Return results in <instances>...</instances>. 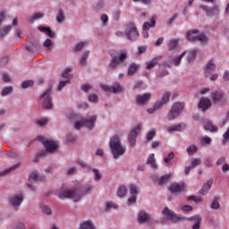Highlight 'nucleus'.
I'll return each mask as SVG.
<instances>
[{
    "mask_svg": "<svg viewBox=\"0 0 229 229\" xmlns=\"http://www.w3.org/2000/svg\"><path fill=\"white\" fill-rule=\"evenodd\" d=\"M109 148L114 160H119L121 157L126 155V146L123 145L118 135H114L110 138Z\"/></svg>",
    "mask_w": 229,
    "mask_h": 229,
    "instance_id": "nucleus-1",
    "label": "nucleus"
},
{
    "mask_svg": "<svg viewBox=\"0 0 229 229\" xmlns=\"http://www.w3.org/2000/svg\"><path fill=\"white\" fill-rule=\"evenodd\" d=\"M203 3H211L213 7H208L206 4H199V10H202L208 17H217L221 11L219 5H217V0H201Z\"/></svg>",
    "mask_w": 229,
    "mask_h": 229,
    "instance_id": "nucleus-2",
    "label": "nucleus"
},
{
    "mask_svg": "<svg viewBox=\"0 0 229 229\" xmlns=\"http://www.w3.org/2000/svg\"><path fill=\"white\" fill-rule=\"evenodd\" d=\"M53 92V88L50 87L47 90H45L39 97V99L42 101V107L45 110H53V97L51 94Z\"/></svg>",
    "mask_w": 229,
    "mask_h": 229,
    "instance_id": "nucleus-3",
    "label": "nucleus"
},
{
    "mask_svg": "<svg viewBox=\"0 0 229 229\" xmlns=\"http://www.w3.org/2000/svg\"><path fill=\"white\" fill-rule=\"evenodd\" d=\"M57 196L60 199H72V201H80V195L76 194V189H61L59 190Z\"/></svg>",
    "mask_w": 229,
    "mask_h": 229,
    "instance_id": "nucleus-4",
    "label": "nucleus"
},
{
    "mask_svg": "<svg viewBox=\"0 0 229 229\" xmlns=\"http://www.w3.org/2000/svg\"><path fill=\"white\" fill-rule=\"evenodd\" d=\"M38 140L43 144L47 153H56V151H58V148H60V144L56 140H47L44 136H38Z\"/></svg>",
    "mask_w": 229,
    "mask_h": 229,
    "instance_id": "nucleus-5",
    "label": "nucleus"
},
{
    "mask_svg": "<svg viewBox=\"0 0 229 229\" xmlns=\"http://www.w3.org/2000/svg\"><path fill=\"white\" fill-rule=\"evenodd\" d=\"M163 219L162 223H179L180 221H184L185 219L182 216H178L174 213L173 210L169 209L168 208H165L162 211Z\"/></svg>",
    "mask_w": 229,
    "mask_h": 229,
    "instance_id": "nucleus-6",
    "label": "nucleus"
},
{
    "mask_svg": "<svg viewBox=\"0 0 229 229\" xmlns=\"http://www.w3.org/2000/svg\"><path fill=\"white\" fill-rule=\"evenodd\" d=\"M24 202V191H19L9 197V205L14 210H19L21 205Z\"/></svg>",
    "mask_w": 229,
    "mask_h": 229,
    "instance_id": "nucleus-7",
    "label": "nucleus"
},
{
    "mask_svg": "<svg viewBox=\"0 0 229 229\" xmlns=\"http://www.w3.org/2000/svg\"><path fill=\"white\" fill-rule=\"evenodd\" d=\"M183 112V103L182 102H175L167 116L168 121H173L180 116V114Z\"/></svg>",
    "mask_w": 229,
    "mask_h": 229,
    "instance_id": "nucleus-8",
    "label": "nucleus"
},
{
    "mask_svg": "<svg viewBox=\"0 0 229 229\" xmlns=\"http://www.w3.org/2000/svg\"><path fill=\"white\" fill-rule=\"evenodd\" d=\"M102 90H105V92H110L111 94H121L124 92L125 89L120 82H115L112 86L102 85Z\"/></svg>",
    "mask_w": 229,
    "mask_h": 229,
    "instance_id": "nucleus-9",
    "label": "nucleus"
},
{
    "mask_svg": "<svg viewBox=\"0 0 229 229\" xmlns=\"http://www.w3.org/2000/svg\"><path fill=\"white\" fill-rule=\"evenodd\" d=\"M125 35L128 40H137L139 38V30H137V27L133 23H131L125 29Z\"/></svg>",
    "mask_w": 229,
    "mask_h": 229,
    "instance_id": "nucleus-10",
    "label": "nucleus"
},
{
    "mask_svg": "<svg viewBox=\"0 0 229 229\" xmlns=\"http://www.w3.org/2000/svg\"><path fill=\"white\" fill-rule=\"evenodd\" d=\"M74 187H75L76 194L79 196V199H81V196L85 194H90V192H92L94 189V185L92 184H86L84 186H81L79 184Z\"/></svg>",
    "mask_w": 229,
    "mask_h": 229,
    "instance_id": "nucleus-11",
    "label": "nucleus"
},
{
    "mask_svg": "<svg viewBox=\"0 0 229 229\" xmlns=\"http://www.w3.org/2000/svg\"><path fill=\"white\" fill-rule=\"evenodd\" d=\"M127 58L126 51L120 53L118 56H114L109 64V69H115L117 65L123 64Z\"/></svg>",
    "mask_w": 229,
    "mask_h": 229,
    "instance_id": "nucleus-12",
    "label": "nucleus"
},
{
    "mask_svg": "<svg viewBox=\"0 0 229 229\" xmlns=\"http://www.w3.org/2000/svg\"><path fill=\"white\" fill-rule=\"evenodd\" d=\"M139 133H140V125H137L131 131L128 136L131 148H135L137 144V136L139 135Z\"/></svg>",
    "mask_w": 229,
    "mask_h": 229,
    "instance_id": "nucleus-13",
    "label": "nucleus"
},
{
    "mask_svg": "<svg viewBox=\"0 0 229 229\" xmlns=\"http://www.w3.org/2000/svg\"><path fill=\"white\" fill-rule=\"evenodd\" d=\"M216 69H217L216 61H214V59H209L204 66V77L210 78V75L214 71H216Z\"/></svg>",
    "mask_w": 229,
    "mask_h": 229,
    "instance_id": "nucleus-14",
    "label": "nucleus"
},
{
    "mask_svg": "<svg viewBox=\"0 0 229 229\" xmlns=\"http://www.w3.org/2000/svg\"><path fill=\"white\" fill-rule=\"evenodd\" d=\"M187 189V185L183 182H174L169 186V191L172 194H180Z\"/></svg>",
    "mask_w": 229,
    "mask_h": 229,
    "instance_id": "nucleus-15",
    "label": "nucleus"
},
{
    "mask_svg": "<svg viewBox=\"0 0 229 229\" xmlns=\"http://www.w3.org/2000/svg\"><path fill=\"white\" fill-rule=\"evenodd\" d=\"M84 118V126L88 128V130L92 131L96 126V122L98 121V115L93 114Z\"/></svg>",
    "mask_w": 229,
    "mask_h": 229,
    "instance_id": "nucleus-16",
    "label": "nucleus"
},
{
    "mask_svg": "<svg viewBox=\"0 0 229 229\" xmlns=\"http://www.w3.org/2000/svg\"><path fill=\"white\" fill-rule=\"evenodd\" d=\"M211 106H212V100H210V98H205V97L200 98L199 102V108L202 112H207V110H209Z\"/></svg>",
    "mask_w": 229,
    "mask_h": 229,
    "instance_id": "nucleus-17",
    "label": "nucleus"
},
{
    "mask_svg": "<svg viewBox=\"0 0 229 229\" xmlns=\"http://www.w3.org/2000/svg\"><path fill=\"white\" fill-rule=\"evenodd\" d=\"M150 100H151V93L149 92L144 93L143 95H138L136 97V103L140 106L147 105L148 103H149Z\"/></svg>",
    "mask_w": 229,
    "mask_h": 229,
    "instance_id": "nucleus-18",
    "label": "nucleus"
},
{
    "mask_svg": "<svg viewBox=\"0 0 229 229\" xmlns=\"http://www.w3.org/2000/svg\"><path fill=\"white\" fill-rule=\"evenodd\" d=\"M211 99L214 101V103H226V100L225 98V93L221 90H216L211 94Z\"/></svg>",
    "mask_w": 229,
    "mask_h": 229,
    "instance_id": "nucleus-19",
    "label": "nucleus"
},
{
    "mask_svg": "<svg viewBox=\"0 0 229 229\" xmlns=\"http://www.w3.org/2000/svg\"><path fill=\"white\" fill-rule=\"evenodd\" d=\"M185 55H187V51H183L180 55L170 57L168 59V62L171 65H175V67H178L181 65L182 60L183 56H185Z\"/></svg>",
    "mask_w": 229,
    "mask_h": 229,
    "instance_id": "nucleus-20",
    "label": "nucleus"
},
{
    "mask_svg": "<svg viewBox=\"0 0 229 229\" xmlns=\"http://www.w3.org/2000/svg\"><path fill=\"white\" fill-rule=\"evenodd\" d=\"M187 221H190L191 223L193 224L191 229L201 228V216H199V215L191 216L190 218L187 219Z\"/></svg>",
    "mask_w": 229,
    "mask_h": 229,
    "instance_id": "nucleus-21",
    "label": "nucleus"
},
{
    "mask_svg": "<svg viewBox=\"0 0 229 229\" xmlns=\"http://www.w3.org/2000/svg\"><path fill=\"white\" fill-rule=\"evenodd\" d=\"M212 183H214L213 179H209L206 183H204L201 190L199 191V194L201 196H206V194H208L210 189H212Z\"/></svg>",
    "mask_w": 229,
    "mask_h": 229,
    "instance_id": "nucleus-22",
    "label": "nucleus"
},
{
    "mask_svg": "<svg viewBox=\"0 0 229 229\" xmlns=\"http://www.w3.org/2000/svg\"><path fill=\"white\" fill-rule=\"evenodd\" d=\"M184 126L182 124L170 125L165 127L167 133H174L176 131H183Z\"/></svg>",
    "mask_w": 229,
    "mask_h": 229,
    "instance_id": "nucleus-23",
    "label": "nucleus"
},
{
    "mask_svg": "<svg viewBox=\"0 0 229 229\" xmlns=\"http://www.w3.org/2000/svg\"><path fill=\"white\" fill-rule=\"evenodd\" d=\"M198 53H199L198 48H193L189 50L187 55V62H189V64H192L194 60H196L198 56Z\"/></svg>",
    "mask_w": 229,
    "mask_h": 229,
    "instance_id": "nucleus-24",
    "label": "nucleus"
},
{
    "mask_svg": "<svg viewBox=\"0 0 229 229\" xmlns=\"http://www.w3.org/2000/svg\"><path fill=\"white\" fill-rule=\"evenodd\" d=\"M199 34V30H191L186 34V38L190 40V42H198Z\"/></svg>",
    "mask_w": 229,
    "mask_h": 229,
    "instance_id": "nucleus-25",
    "label": "nucleus"
},
{
    "mask_svg": "<svg viewBox=\"0 0 229 229\" xmlns=\"http://www.w3.org/2000/svg\"><path fill=\"white\" fill-rule=\"evenodd\" d=\"M138 221L139 223H140V225H144V223H148V221H149V214H148L144 210L140 211L138 215Z\"/></svg>",
    "mask_w": 229,
    "mask_h": 229,
    "instance_id": "nucleus-26",
    "label": "nucleus"
},
{
    "mask_svg": "<svg viewBox=\"0 0 229 229\" xmlns=\"http://www.w3.org/2000/svg\"><path fill=\"white\" fill-rule=\"evenodd\" d=\"M155 26H157V18L153 16L150 18L149 21H146L143 24L142 30H148L149 31V30H151V28H155Z\"/></svg>",
    "mask_w": 229,
    "mask_h": 229,
    "instance_id": "nucleus-27",
    "label": "nucleus"
},
{
    "mask_svg": "<svg viewBox=\"0 0 229 229\" xmlns=\"http://www.w3.org/2000/svg\"><path fill=\"white\" fill-rule=\"evenodd\" d=\"M204 128L205 130H207L208 131H211L212 133H216L219 130V128L214 125V123H212V122L210 121L205 122Z\"/></svg>",
    "mask_w": 229,
    "mask_h": 229,
    "instance_id": "nucleus-28",
    "label": "nucleus"
},
{
    "mask_svg": "<svg viewBox=\"0 0 229 229\" xmlns=\"http://www.w3.org/2000/svg\"><path fill=\"white\" fill-rule=\"evenodd\" d=\"M178 44H180V39L173 38L168 42V49L169 51H176L178 49Z\"/></svg>",
    "mask_w": 229,
    "mask_h": 229,
    "instance_id": "nucleus-29",
    "label": "nucleus"
},
{
    "mask_svg": "<svg viewBox=\"0 0 229 229\" xmlns=\"http://www.w3.org/2000/svg\"><path fill=\"white\" fill-rule=\"evenodd\" d=\"M10 31H12V25L4 26L0 30V40H3L5 37H8Z\"/></svg>",
    "mask_w": 229,
    "mask_h": 229,
    "instance_id": "nucleus-30",
    "label": "nucleus"
},
{
    "mask_svg": "<svg viewBox=\"0 0 229 229\" xmlns=\"http://www.w3.org/2000/svg\"><path fill=\"white\" fill-rule=\"evenodd\" d=\"M40 180H42V176H40L38 171L36 170L30 173L29 182H40Z\"/></svg>",
    "mask_w": 229,
    "mask_h": 229,
    "instance_id": "nucleus-31",
    "label": "nucleus"
},
{
    "mask_svg": "<svg viewBox=\"0 0 229 229\" xmlns=\"http://www.w3.org/2000/svg\"><path fill=\"white\" fill-rule=\"evenodd\" d=\"M55 19H56V22H58V24H64V22H65V12L64 11V9H60L58 11V13H57Z\"/></svg>",
    "mask_w": 229,
    "mask_h": 229,
    "instance_id": "nucleus-32",
    "label": "nucleus"
},
{
    "mask_svg": "<svg viewBox=\"0 0 229 229\" xmlns=\"http://www.w3.org/2000/svg\"><path fill=\"white\" fill-rule=\"evenodd\" d=\"M38 30V31H41V33H47L50 38H55V32L51 30V28L39 26Z\"/></svg>",
    "mask_w": 229,
    "mask_h": 229,
    "instance_id": "nucleus-33",
    "label": "nucleus"
},
{
    "mask_svg": "<svg viewBox=\"0 0 229 229\" xmlns=\"http://www.w3.org/2000/svg\"><path fill=\"white\" fill-rule=\"evenodd\" d=\"M148 165H150L152 169H157L158 165H157V160L155 159V154H150L148 158L147 159Z\"/></svg>",
    "mask_w": 229,
    "mask_h": 229,
    "instance_id": "nucleus-34",
    "label": "nucleus"
},
{
    "mask_svg": "<svg viewBox=\"0 0 229 229\" xmlns=\"http://www.w3.org/2000/svg\"><path fill=\"white\" fill-rule=\"evenodd\" d=\"M86 46H89V41H81L77 45H75L73 51L75 53H80V51H82Z\"/></svg>",
    "mask_w": 229,
    "mask_h": 229,
    "instance_id": "nucleus-35",
    "label": "nucleus"
},
{
    "mask_svg": "<svg viewBox=\"0 0 229 229\" xmlns=\"http://www.w3.org/2000/svg\"><path fill=\"white\" fill-rule=\"evenodd\" d=\"M137 69H139V64L135 63L131 64L127 72L128 76H133L137 72Z\"/></svg>",
    "mask_w": 229,
    "mask_h": 229,
    "instance_id": "nucleus-36",
    "label": "nucleus"
},
{
    "mask_svg": "<svg viewBox=\"0 0 229 229\" xmlns=\"http://www.w3.org/2000/svg\"><path fill=\"white\" fill-rule=\"evenodd\" d=\"M90 55V51L85 50L81 57L80 64L87 65V60H89V55Z\"/></svg>",
    "mask_w": 229,
    "mask_h": 229,
    "instance_id": "nucleus-37",
    "label": "nucleus"
},
{
    "mask_svg": "<svg viewBox=\"0 0 229 229\" xmlns=\"http://www.w3.org/2000/svg\"><path fill=\"white\" fill-rule=\"evenodd\" d=\"M100 21H101V23H102V26L104 28H106V26H108L109 22H110V19L108 18V14L106 13H102L100 15Z\"/></svg>",
    "mask_w": 229,
    "mask_h": 229,
    "instance_id": "nucleus-38",
    "label": "nucleus"
},
{
    "mask_svg": "<svg viewBox=\"0 0 229 229\" xmlns=\"http://www.w3.org/2000/svg\"><path fill=\"white\" fill-rule=\"evenodd\" d=\"M210 144H212V138L208 136H203L200 138L201 146H210Z\"/></svg>",
    "mask_w": 229,
    "mask_h": 229,
    "instance_id": "nucleus-39",
    "label": "nucleus"
},
{
    "mask_svg": "<svg viewBox=\"0 0 229 229\" xmlns=\"http://www.w3.org/2000/svg\"><path fill=\"white\" fill-rule=\"evenodd\" d=\"M44 17V13H36L33 14V16H30L29 18V22H35V21H38V19H43Z\"/></svg>",
    "mask_w": 229,
    "mask_h": 229,
    "instance_id": "nucleus-40",
    "label": "nucleus"
},
{
    "mask_svg": "<svg viewBox=\"0 0 229 229\" xmlns=\"http://www.w3.org/2000/svg\"><path fill=\"white\" fill-rule=\"evenodd\" d=\"M83 126H85V120L83 117L79 118L78 120L75 121V123H74L75 130H81V128H83Z\"/></svg>",
    "mask_w": 229,
    "mask_h": 229,
    "instance_id": "nucleus-41",
    "label": "nucleus"
},
{
    "mask_svg": "<svg viewBox=\"0 0 229 229\" xmlns=\"http://www.w3.org/2000/svg\"><path fill=\"white\" fill-rule=\"evenodd\" d=\"M157 64H158V61L157 59L147 61L145 63L146 69H148V71H151V69H153V67H155Z\"/></svg>",
    "mask_w": 229,
    "mask_h": 229,
    "instance_id": "nucleus-42",
    "label": "nucleus"
},
{
    "mask_svg": "<svg viewBox=\"0 0 229 229\" xmlns=\"http://www.w3.org/2000/svg\"><path fill=\"white\" fill-rule=\"evenodd\" d=\"M72 71V67L66 68L62 73V78H64V80H68L69 81H71V72Z\"/></svg>",
    "mask_w": 229,
    "mask_h": 229,
    "instance_id": "nucleus-43",
    "label": "nucleus"
},
{
    "mask_svg": "<svg viewBox=\"0 0 229 229\" xmlns=\"http://www.w3.org/2000/svg\"><path fill=\"white\" fill-rule=\"evenodd\" d=\"M13 92V87L6 86L2 89L1 95L3 96V98H4L5 96H10V94H12Z\"/></svg>",
    "mask_w": 229,
    "mask_h": 229,
    "instance_id": "nucleus-44",
    "label": "nucleus"
},
{
    "mask_svg": "<svg viewBox=\"0 0 229 229\" xmlns=\"http://www.w3.org/2000/svg\"><path fill=\"white\" fill-rule=\"evenodd\" d=\"M171 178V174H165L158 179V185H164L166 182H169Z\"/></svg>",
    "mask_w": 229,
    "mask_h": 229,
    "instance_id": "nucleus-45",
    "label": "nucleus"
},
{
    "mask_svg": "<svg viewBox=\"0 0 229 229\" xmlns=\"http://www.w3.org/2000/svg\"><path fill=\"white\" fill-rule=\"evenodd\" d=\"M197 42H200V44H207L208 42V38L207 37V34H199L197 38Z\"/></svg>",
    "mask_w": 229,
    "mask_h": 229,
    "instance_id": "nucleus-46",
    "label": "nucleus"
},
{
    "mask_svg": "<svg viewBox=\"0 0 229 229\" xmlns=\"http://www.w3.org/2000/svg\"><path fill=\"white\" fill-rule=\"evenodd\" d=\"M127 193L128 190H126V186H121L118 188L117 196H119V198H124Z\"/></svg>",
    "mask_w": 229,
    "mask_h": 229,
    "instance_id": "nucleus-47",
    "label": "nucleus"
},
{
    "mask_svg": "<svg viewBox=\"0 0 229 229\" xmlns=\"http://www.w3.org/2000/svg\"><path fill=\"white\" fill-rule=\"evenodd\" d=\"M186 151L188 155L192 156L194 153H198V146L196 145H190L187 148Z\"/></svg>",
    "mask_w": 229,
    "mask_h": 229,
    "instance_id": "nucleus-48",
    "label": "nucleus"
},
{
    "mask_svg": "<svg viewBox=\"0 0 229 229\" xmlns=\"http://www.w3.org/2000/svg\"><path fill=\"white\" fill-rule=\"evenodd\" d=\"M20 165H21V163H17V164L12 165L11 167L5 169L4 172L1 173V174H8L12 173V171H15V169L20 167Z\"/></svg>",
    "mask_w": 229,
    "mask_h": 229,
    "instance_id": "nucleus-49",
    "label": "nucleus"
},
{
    "mask_svg": "<svg viewBox=\"0 0 229 229\" xmlns=\"http://www.w3.org/2000/svg\"><path fill=\"white\" fill-rule=\"evenodd\" d=\"M37 124L39 125L41 128L44 126H47L49 124L48 118H39L37 120Z\"/></svg>",
    "mask_w": 229,
    "mask_h": 229,
    "instance_id": "nucleus-50",
    "label": "nucleus"
},
{
    "mask_svg": "<svg viewBox=\"0 0 229 229\" xmlns=\"http://www.w3.org/2000/svg\"><path fill=\"white\" fill-rule=\"evenodd\" d=\"M170 98H171V93H169V91H166V92H165L164 95L162 96L160 101H161L162 103H164L165 105H167V103H168Z\"/></svg>",
    "mask_w": 229,
    "mask_h": 229,
    "instance_id": "nucleus-51",
    "label": "nucleus"
},
{
    "mask_svg": "<svg viewBox=\"0 0 229 229\" xmlns=\"http://www.w3.org/2000/svg\"><path fill=\"white\" fill-rule=\"evenodd\" d=\"M91 171L95 174V182H99L101 178H103V175H101V172H99L98 169L91 168Z\"/></svg>",
    "mask_w": 229,
    "mask_h": 229,
    "instance_id": "nucleus-52",
    "label": "nucleus"
},
{
    "mask_svg": "<svg viewBox=\"0 0 229 229\" xmlns=\"http://www.w3.org/2000/svg\"><path fill=\"white\" fill-rule=\"evenodd\" d=\"M154 137H157V130L151 129L147 132V140H153Z\"/></svg>",
    "mask_w": 229,
    "mask_h": 229,
    "instance_id": "nucleus-53",
    "label": "nucleus"
},
{
    "mask_svg": "<svg viewBox=\"0 0 229 229\" xmlns=\"http://www.w3.org/2000/svg\"><path fill=\"white\" fill-rule=\"evenodd\" d=\"M190 165L191 166L192 169H195V167H198V165H201V158L192 159Z\"/></svg>",
    "mask_w": 229,
    "mask_h": 229,
    "instance_id": "nucleus-54",
    "label": "nucleus"
},
{
    "mask_svg": "<svg viewBox=\"0 0 229 229\" xmlns=\"http://www.w3.org/2000/svg\"><path fill=\"white\" fill-rule=\"evenodd\" d=\"M222 142H223V144H229V126H228L227 130L225 131V133L223 134Z\"/></svg>",
    "mask_w": 229,
    "mask_h": 229,
    "instance_id": "nucleus-55",
    "label": "nucleus"
},
{
    "mask_svg": "<svg viewBox=\"0 0 229 229\" xmlns=\"http://www.w3.org/2000/svg\"><path fill=\"white\" fill-rule=\"evenodd\" d=\"M43 46L46 47L47 51H50L51 47H53V41H51V39L49 38H47L44 41Z\"/></svg>",
    "mask_w": 229,
    "mask_h": 229,
    "instance_id": "nucleus-56",
    "label": "nucleus"
},
{
    "mask_svg": "<svg viewBox=\"0 0 229 229\" xmlns=\"http://www.w3.org/2000/svg\"><path fill=\"white\" fill-rule=\"evenodd\" d=\"M130 194L131 196H137L138 194L137 184L130 185Z\"/></svg>",
    "mask_w": 229,
    "mask_h": 229,
    "instance_id": "nucleus-57",
    "label": "nucleus"
},
{
    "mask_svg": "<svg viewBox=\"0 0 229 229\" xmlns=\"http://www.w3.org/2000/svg\"><path fill=\"white\" fill-rule=\"evenodd\" d=\"M219 207H220L219 200H217V198H215L211 203V208L212 210H218Z\"/></svg>",
    "mask_w": 229,
    "mask_h": 229,
    "instance_id": "nucleus-58",
    "label": "nucleus"
},
{
    "mask_svg": "<svg viewBox=\"0 0 229 229\" xmlns=\"http://www.w3.org/2000/svg\"><path fill=\"white\" fill-rule=\"evenodd\" d=\"M174 158V152H170L165 158V164H169Z\"/></svg>",
    "mask_w": 229,
    "mask_h": 229,
    "instance_id": "nucleus-59",
    "label": "nucleus"
},
{
    "mask_svg": "<svg viewBox=\"0 0 229 229\" xmlns=\"http://www.w3.org/2000/svg\"><path fill=\"white\" fill-rule=\"evenodd\" d=\"M76 173H78V167H76V166H71L67 170V174L69 176H72V175L76 174Z\"/></svg>",
    "mask_w": 229,
    "mask_h": 229,
    "instance_id": "nucleus-60",
    "label": "nucleus"
},
{
    "mask_svg": "<svg viewBox=\"0 0 229 229\" xmlns=\"http://www.w3.org/2000/svg\"><path fill=\"white\" fill-rule=\"evenodd\" d=\"M41 209L43 214H46L47 216H51V214H53L51 208H49L48 206H42Z\"/></svg>",
    "mask_w": 229,
    "mask_h": 229,
    "instance_id": "nucleus-61",
    "label": "nucleus"
},
{
    "mask_svg": "<svg viewBox=\"0 0 229 229\" xmlns=\"http://www.w3.org/2000/svg\"><path fill=\"white\" fill-rule=\"evenodd\" d=\"M22 89H30L33 87V81H24L21 84Z\"/></svg>",
    "mask_w": 229,
    "mask_h": 229,
    "instance_id": "nucleus-62",
    "label": "nucleus"
},
{
    "mask_svg": "<svg viewBox=\"0 0 229 229\" xmlns=\"http://www.w3.org/2000/svg\"><path fill=\"white\" fill-rule=\"evenodd\" d=\"M117 204L114 202H107L106 203V210H112V208L115 209L117 208Z\"/></svg>",
    "mask_w": 229,
    "mask_h": 229,
    "instance_id": "nucleus-63",
    "label": "nucleus"
},
{
    "mask_svg": "<svg viewBox=\"0 0 229 229\" xmlns=\"http://www.w3.org/2000/svg\"><path fill=\"white\" fill-rule=\"evenodd\" d=\"M210 92V88L208 87H202L199 89V94L201 96H205V94H208Z\"/></svg>",
    "mask_w": 229,
    "mask_h": 229,
    "instance_id": "nucleus-64",
    "label": "nucleus"
}]
</instances>
